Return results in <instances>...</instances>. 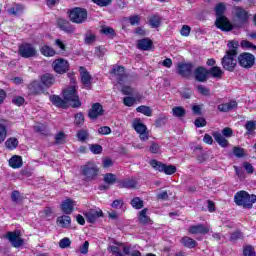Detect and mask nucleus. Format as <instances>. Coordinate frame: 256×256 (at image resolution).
Instances as JSON below:
<instances>
[{
  "mask_svg": "<svg viewBox=\"0 0 256 256\" xmlns=\"http://www.w3.org/2000/svg\"><path fill=\"white\" fill-rule=\"evenodd\" d=\"M237 47H239V42L230 41L228 43L229 51L222 58V66L226 71H234L237 67Z\"/></svg>",
  "mask_w": 256,
  "mask_h": 256,
  "instance_id": "obj_1",
  "label": "nucleus"
},
{
  "mask_svg": "<svg viewBox=\"0 0 256 256\" xmlns=\"http://www.w3.org/2000/svg\"><path fill=\"white\" fill-rule=\"evenodd\" d=\"M215 11L217 16L215 22L216 27L221 29V31H231V29H233V24H231L227 17L223 15V13H225V4H218L215 8Z\"/></svg>",
  "mask_w": 256,
  "mask_h": 256,
  "instance_id": "obj_2",
  "label": "nucleus"
},
{
  "mask_svg": "<svg viewBox=\"0 0 256 256\" xmlns=\"http://www.w3.org/2000/svg\"><path fill=\"white\" fill-rule=\"evenodd\" d=\"M236 205H242L248 209L253 207V203L256 202V195H249L246 191L237 192L234 196Z\"/></svg>",
  "mask_w": 256,
  "mask_h": 256,
  "instance_id": "obj_3",
  "label": "nucleus"
},
{
  "mask_svg": "<svg viewBox=\"0 0 256 256\" xmlns=\"http://www.w3.org/2000/svg\"><path fill=\"white\" fill-rule=\"evenodd\" d=\"M63 97L66 100V103L71 105V107H80L81 102L79 101V95H77V88L71 86L66 88L63 92Z\"/></svg>",
  "mask_w": 256,
  "mask_h": 256,
  "instance_id": "obj_4",
  "label": "nucleus"
},
{
  "mask_svg": "<svg viewBox=\"0 0 256 256\" xmlns=\"http://www.w3.org/2000/svg\"><path fill=\"white\" fill-rule=\"evenodd\" d=\"M69 19L72 23L80 25L87 21V10L82 8H74L70 11Z\"/></svg>",
  "mask_w": 256,
  "mask_h": 256,
  "instance_id": "obj_5",
  "label": "nucleus"
},
{
  "mask_svg": "<svg viewBox=\"0 0 256 256\" xmlns=\"http://www.w3.org/2000/svg\"><path fill=\"white\" fill-rule=\"evenodd\" d=\"M150 165L151 167H153V169L159 171L160 173H165V175H173V173H176L177 171V168L175 166H167L157 160H151Z\"/></svg>",
  "mask_w": 256,
  "mask_h": 256,
  "instance_id": "obj_6",
  "label": "nucleus"
},
{
  "mask_svg": "<svg viewBox=\"0 0 256 256\" xmlns=\"http://www.w3.org/2000/svg\"><path fill=\"white\" fill-rule=\"evenodd\" d=\"M18 53L24 59H30L37 55V49L31 44L25 43L19 47Z\"/></svg>",
  "mask_w": 256,
  "mask_h": 256,
  "instance_id": "obj_7",
  "label": "nucleus"
},
{
  "mask_svg": "<svg viewBox=\"0 0 256 256\" xmlns=\"http://www.w3.org/2000/svg\"><path fill=\"white\" fill-rule=\"evenodd\" d=\"M112 73L118 81V85H125L129 82V77L125 74V68L122 66H114Z\"/></svg>",
  "mask_w": 256,
  "mask_h": 256,
  "instance_id": "obj_8",
  "label": "nucleus"
},
{
  "mask_svg": "<svg viewBox=\"0 0 256 256\" xmlns=\"http://www.w3.org/2000/svg\"><path fill=\"white\" fill-rule=\"evenodd\" d=\"M5 239H8L11 245L16 248L23 246V243H25L21 238V232L19 231L7 232L5 234Z\"/></svg>",
  "mask_w": 256,
  "mask_h": 256,
  "instance_id": "obj_9",
  "label": "nucleus"
},
{
  "mask_svg": "<svg viewBox=\"0 0 256 256\" xmlns=\"http://www.w3.org/2000/svg\"><path fill=\"white\" fill-rule=\"evenodd\" d=\"M52 67L55 73L63 75V73H67V71H69V62L63 58H59L53 61Z\"/></svg>",
  "mask_w": 256,
  "mask_h": 256,
  "instance_id": "obj_10",
  "label": "nucleus"
},
{
  "mask_svg": "<svg viewBox=\"0 0 256 256\" xmlns=\"http://www.w3.org/2000/svg\"><path fill=\"white\" fill-rule=\"evenodd\" d=\"M239 65L249 69L255 65V56L251 53H243L238 57Z\"/></svg>",
  "mask_w": 256,
  "mask_h": 256,
  "instance_id": "obj_11",
  "label": "nucleus"
},
{
  "mask_svg": "<svg viewBox=\"0 0 256 256\" xmlns=\"http://www.w3.org/2000/svg\"><path fill=\"white\" fill-rule=\"evenodd\" d=\"M97 171L99 169L97 168V165L93 162H88L86 165L82 168V173L87 177L88 179H93V177H97Z\"/></svg>",
  "mask_w": 256,
  "mask_h": 256,
  "instance_id": "obj_12",
  "label": "nucleus"
},
{
  "mask_svg": "<svg viewBox=\"0 0 256 256\" xmlns=\"http://www.w3.org/2000/svg\"><path fill=\"white\" fill-rule=\"evenodd\" d=\"M210 229L211 228L209 226L198 224V225L190 226L188 231L189 233H191V235H205L209 233Z\"/></svg>",
  "mask_w": 256,
  "mask_h": 256,
  "instance_id": "obj_13",
  "label": "nucleus"
},
{
  "mask_svg": "<svg viewBox=\"0 0 256 256\" xmlns=\"http://www.w3.org/2000/svg\"><path fill=\"white\" fill-rule=\"evenodd\" d=\"M75 205H76L75 201L71 199H66L61 204V211L65 215H71V213H73V209L75 208Z\"/></svg>",
  "mask_w": 256,
  "mask_h": 256,
  "instance_id": "obj_14",
  "label": "nucleus"
},
{
  "mask_svg": "<svg viewBox=\"0 0 256 256\" xmlns=\"http://www.w3.org/2000/svg\"><path fill=\"white\" fill-rule=\"evenodd\" d=\"M80 77L81 81L86 89H90L91 87V74L88 73L85 67H80Z\"/></svg>",
  "mask_w": 256,
  "mask_h": 256,
  "instance_id": "obj_15",
  "label": "nucleus"
},
{
  "mask_svg": "<svg viewBox=\"0 0 256 256\" xmlns=\"http://www.w3.org/2000/svg\"><path fill=\"white\" fill-rule=\"evenodd\" d=\"M88 115L90 119H97V117H101V115H103V105L94 103Z\"/></svg>",
  "mask_w": 256,
  "mask_h": 256,
  "instance_id": "obj_16",
  "label": "nucleus"
},
{
  "mask_svg": "<svg viewBox=\"0 0 256 256\" xmlns=\"http://www.w3.org/2000/svg\"><path fill=\"white\" fill-rule=\"evenodd\" d=\"M137 49H140V51H150V49H153V40L149 38L138 40Z\"/></svg>",
  "mask_w": 256,
  "mask_h": 256,
  "instance_id": "obj_17",
  "label": "nucleus"
},
{
  "mask_svg": "<svg viewBox=\"0 0 256 256\" xmlns=\"http://www.w3.org/2000/svg\"><path fill=\"white\" fill-rule=\"evenodd\" d=\"M9 167L12 169H21L23 167V157L19 155H13L8 161Z\"/></svg>",
  "mask_w": 256,
  "mask_h": 256,
  "instance_id": "obj_18",
  "label": "nucleus"
},
{
  "mask_svg": "<svg viewBox=\"0 0 256 256\" xmlns=\"http://www.w3.org/2000/svg\"><path fill=\"white\" fill-rule=\"evenodd\" d=\"M139 182L135 178H128L119 183L120 189H137Z\"/></svg>",
  "mask_w": 256,
  "mask_h": 256,
  "instance_id": "obj_19",
  "label": "nucleus"
},
{
  "mask_svg": "<svg viewBox=\"0 0 256 256\" xmlns=\"http://www.w3.org/2000/svg\"><path fill=\"white\" fill-rule=\"evenodd\" d=\"M30 95H39V93H43V85L39 81H34L28 86Z\"/></svg>",
  "mask_w": 256,
  "mask_h": 256,
  "instance_id": "obj_20",
  "label": "nucleus"
},
{
  "mask_svg": "<svg viewBox=\"0 0 256 256\" xmlns=\"http://www.w3.org/2000/svg\"><path fill=\"white\" fill-rule=\"evenodd\" d=\"M50 101L55 105V107H60L61 109H67L69 105L67 104V101L62 99L61 97L57 95L50 96Z\"/></svg>",
  "mask_w": 256,
  "mask_h": 256,
  "instance_id": "obj_21",
  "label": "nucleus"
},
{
  "mask_svg": "<svg viewBox=\"0 0 256 256\" xmlns=\"http://www.w3.org/2000/svg\"><path fill=\"white\" fill-rule=\"evenodd\" d=\"M58 27L62 30L65 31L66 33H74L75 28L71 26V23L65 19H58Z\"/></svg>",
  "mask_w": 256,
  "mask_h": 256,
  "instance_id": "obj_22",
  "label": "nucleus"
},
{
  "mask_svg": "<svg viewBox=\"0 0 256 256\" xmlns=\"http://www.w3.org/2000/svg\"><path fill=\"white\" fill-rule=\"evenodd\" d=\"M207 75H209V71L203 67H199L195 71L196 81H200V83L207 81Z\"/></svg>",
  "mask_w": 256,
  "mask_h": 256,
  "instance_id": "obj_23",
  "label": "nucleus"
},
{
  "mask_svg": "<svg viewBox=\"0 0 256 256\" xmlns=\"http://www.w3.org/2000/svg\"><path fill=\"white\" fill-rule=\"evenodd\" d=\"M132 127L136 133H145V131H147V126L143 124L139 118H136L132 121Z\"/></svg>",
  "mask_w": 256,
  "mask_h": 256,
  "instance_id": "obj_24",
  "label": "nucleus"
},
{
  "mask_svg": "<svg viewBox=\"0 0 256 256\" xmlns=\"http://www.w3.org/2000/svg\"><path fill=\"white\" fill-rule=\"evenodd\" d=\"M57 223L63 229H69V227H71V217L67 215L59 216L57 218Z\"/></svg>",
  "mask_w": 256,
  "mask_h": 256,
  "instance_id": "obj_25",
  "label": "nucleus"
},
{
  "mask_svg": "<svg viewBox=\"0 0 256 256\" xmlns=\"http://www.w3.org/2000/svg\"><path fill=\"white\" fill-rule=\"evenodd\" d=\"M86 219L89 221V223H95L101 215H103L102 211H97V210H91L87 212L86 214Z\"/></svg>",
  "mask_w": 256,
  "mask_h": 256,
  "instance_id": "obj_26",
  "label": "nucleus"
},
{
  "mask_svg": "<svg viewBox=\"0 0 256 256\" xmlns=\"http://www.w3.org/2000/svg\"><path fill=\"white\" fill-rule=\"evenodd\" d=\"M234 15L235 17H237V19H239V21H247L249 15L247 14V11H245V9L241 8V7H236L234 9Z\"/></svg>",
  "mask_w": 256,
  "mask_h": 256,
  "instance_id": "obj_27",
  "label": "nucleus"
},
{
  "mask_svg": "<svg viewBox=\"0 0 256 256\" xmlns=\"http://www.w3.org/2000/svg\"><path fill=\"white\" fill-rule=\"evenodd\" d=\"M218 109L224 113H227V111H233V109H237V102L231 101L225 104H220Z\"/></svg>",
  "mask_w": 256,
  "mask_h": 256,
  "instance_id": "obj_28",
  "label": "nucleus"
},
{
  "mask_svg": "<svg viewBox=\"0 0 256 256\" xmlns=\"http://www.w3.org/2000/svg\"><path fill=\"white\" fill-rule=\"evenodd\" d=\"M19 146V139L15 137H10L5 141V147L9 149V151H14Z\"/></svg>",
  "mask_w": 256,
  "mask_h": 256,
  "instance_id": "obj_29",
  "label": "nucleus"
},
{
  "mask_svg": "<svg viewBox=\"0 0 256 256\" xmlns=\"http://www.w3.org/2000/svg\"><path fill=\"white\" fill-rule=\"evenodd\" d=\"M213 137L221 147H227L229 145L227 139H225L220 132H214Z\"/></svg>",
  "mask_w": 256,
  "mask_h": 256,
  "instance_id": "obj_30",
  "label": "nucleus"
},
{
  "mask_svg": "<svg viewBox=\"0 0 256 256\" xmlns=\"http://www.w3.org/2000/svg\"><path fill=\"white\" fill-rule=\"evenodd\" d=\"M40 52L44 55V57H54L56 54L55 49L51 48L48 45H43L40 48Z\"/></svg>",
  "mask_w": 256,
  "mask_h": 256,
  "instance_id": "obj_31",
  "label": "nucleus"
},
{
  "mask_svg": "<svg viewBox=\"0 0 256 256\" xmlns=\"http://www.w3.org/2000/svg\"><path fill=\"white\" fill-rule=\"evenodd\" d=\"M41 83L45 85V87H51V85L55 83V77L51 74H46L41 77Z\"/></svg>",
  "mask_w": 256,
  "mask_h": 256,
  "instance_id": "obj_32",
  "label": "nucleus"
},
{
  "mask_svg": "<svg viewBox=\"0 0 256 256\" xmlns=\"http://www.w3.org/2000/svg\"><path fill=\"white\" fill-rule=\"evenodd\" d=\"M181 243L182 245H184V247H188V249H193L197 247V242L190 237L182 238Z\"/></svg>",
  "mask_w": 256,
  "mask_h": 256,
  "instance_id": "obj_33",
  "label": "nucleus"
},
{
  "mask_svg": "<svg viewBox=\"0 0 256 256\" xmlns=\"http://www.w3.org/2000/svg\"><path fill=\"white\" fill-rule=\"evenodd\" d=\"M137 113H142V115H145L146 117H151L153 115V110H151V107L149 106H139L136 108Z\"/></svg>",
  "mask_w": 256,
  "mask_h": 256,
  "instance_id": "obj_34",
  "label": "nucleus"
},
{
  "mask_svg": "<svg viewBox=\"0 0 256 256\" xmlns=\"http://www.w3.org/2000/svg\"><path fill=\"white\" fill-rule=\"evenodd\" d=\"M179 71L183 77H189L191 75V64H180Z\"/></svg>",
  "mask_w": 256,
  "mask_h": 256,
  "instance_id": "obj_35",
  "label": "nucleus"
},
{
  "mask_svg": "<svg viewBox=\"0 0 256 256\" xmlns=\"http://www.w3.org/2000/svg\"><path fill=\"white\" fill-rule=\"evenodd\" d=\"M150 27L152 29H157L161 25V17L158 15L151 16L149 18Z\"/></svg>",
  "mask_w": 256,
  "mask_h": 256,
  "instance_id": "obj_36",
  "label": "nucleus"
},
{
  "mask_svg": "<svg viewBox=\"0 0 256 256\" xmlns=\"http://www.w3.org/2000/svg\"><path fill=\"white\" fill-rule=\"evenodd\" d=\"M139 221L143 225H147V223H149L151 221L149 216H147V208H145L142 211H140V213H139Z\"/></svg>",
  "mask_w": 256,
  "mask_h": 256,
  "instance_id": "obj_37",
  "label": "nucleus"
},
{
  "mask_svg": "<svg viewBox=\"0 0 256 256\" xmlns=\"http://www.w3.org/2000/svg\"><path fill=\"white\" fill-rule=\"evenodd\" d=\"M212 77H215L216 79H220V77L223 75V70H221L220 67L214 66L210 69L208 72Z\"/></svg>",
  "mask_w": 256,
  "mask_h": 256,
  "instance_id": "obj_38",
  "label": "nucleus"
},
{
  "mask_svg": "<svg viewBox=\"0 0 256 256\" xmlns=\"http://www.w3.org/2000/svg\"><path fill=\"white\" fill-rule=\"evenodd\" d=\"M7 139V125L0 123V145Z\"/></svg>",
  "mask_w": 256,
  "mask_h": 256,
  "instance_id": "obj_39",
  "label": "nucleus"
},
{
  "mask_svg": "<svg viewBox=\"0 0 256 256\" xmlns=\"http://www.w3.org/2000/svg\"><path fill=\"white\" fill-rule=\"evenodd\" d=\"M172 114L174 117L178 118L185 117V109L181 106L174 107L172 109Z\"/></svg>",
  "mask_w": 256,
  "mask_h": 256,
  "instance_id": "obj_40",
  "label": "nucleus"
},
{
  "mask_svg": "<svg viewBox=\"0 0 256 256\" xmlns=\"http://www.w3.org/2000/svg\"><path fill=\"white\" fill-rule=\"evenodd\" d=\"M104 181L107 183V185H114L115 181H117V176L112 173H107L104 175Z\"/></svg>",
  "mask_w": 256,
  "mask_h": 256,
  "instance_id": "obj_41",
  "label": "nucleus"
},
{
  "mask_svg": "<svg viewBox=\"0 0 256 256\" xmlns=\"http://www.w3.org/2000/svg\"><path fill=\"white\" fill-rule=\"evenodd\" d=\"M123 253H125V255L141 256V252L139 250H131V247L129 246H123Z\"/></svg>",
  "mask_w": 256,
  "mask_h": 256,
  "instance_id": "obj_42",
  "label": "nucleus"
},
{
  "mask_svg": "<svg viewBox=\"0 0 256 256\" xmlns=\"http://www.w3.org/2000/svg\"><path fill=\"white\" fill-rule=\"evenodd\" d=\"M131 205L134 209H143V200L139 197H135L131 200Z\"/></svg>",
  "mask_w": 256,
  "mask_h": 256,
  "instance_id": "obj_43",
  "label": "nucleus"
},
{
  "mask_svg": "<svg viewBox=\"0 0 256 256\" xmlns=\"http://www.w3.org/2000/svg\"><path fill=\"white\" fill-rule=\"evenodd\" d=\"M245 129H246V135H251V133H253L256 129V123L255 121H248L246 122L245 125Z\"/></svg>",
  "mask_w": 256,
  "mask_h": 256,
  "instance_id": "obj_44",
  "label": "nucleus"
},
{
  "mask_svg": "<svg viewBox=\"0 0 256 256\" xmlns=\"http://www.w3.org/2000/svg\"><path fill=\"white\" fill-rule=\"evenodd\" d=\"M23 11V6L21 4H16L14 7L9 9L10 15H19Z\"/></svg>",
  "mask_w": 256,
  "mask_h": 256,
  "instance_id": "obj_45",
  "label": "nucleus"
},
{
  "mask_svg": "<svg viewBox=\"0 0 256 256\" xmlns=\"http://www.w3.org/2000/svg\"><path fill=\"white\" fill-rule=\"evenodd\" d=\"M123 103L126 107H133L134 103H137V99L128 96L123 99Z\"/></svg>",
  "mask_w": 256,
  "mask_h": 256,
  "instance_id": "obj_46",
  "label": "nucleus"
},
{
  "mask_svg": "<svg viewBox=\"0 0 256 256\" xmlns=\"http://www.w3.org/2000/svg\"><path fill=\"white\" fill-rule=\"evenodd\" d=\"M180 34L182 35V37H189V35L191 34V27L189 25H183L180 30Z\"/></svg>",
  "mask_w": 256,
  "mask_h": 256,
  "instance_id": "obj_47",
  "label": "nucleus"
},
{
  "mask_svg": "<svg viewBox=\"0 0 256 256\" xmlns=\"http://www.w3.org/2000/svg\"><path fill=\"white\" fill-rule=\"evenodd\" d=\"M90 150L94 153V155H99L103 151V147L99 144H92L90 146Z\"/></svg>",
  "mask_w": 256,
  "mask_h": 256,
  "instance_id": "obj_48",
  "label": "nucleus"
},
{
  "mask_svg": "<svg viewBox=\"0 0 256 256\" xmlns=\"http://www.w3.org/2000/svg\"><path fill=\"white\" fill-rule=\"evenodd\" d=\"M12 103L14 105H17V107H21V105H23V103H25V98L21 97V96H15L12 99Z\"/></svg>",
  "mask_w": 256,
  "mask_h": 256,
  "instance_id": "obj_49",
  "label": "nucleus"
},
{
  "mask_svg": "<svg viewBox=\"0 0 256 256\" xmlns=\"http://www.w3.org/2000/svg\"><path fill=\"white\" fill-rule=\"evenodd\" d=\"M95 41H96L95 34H92V33L86 34L85 43L87 45H91V43H95Z\"/></svg>",
  "mask_w": 256,
  "mask_h": 256,
  "instance_id": "obj_50",
  "label": "nucleus"
},
{
  "mask_svg": "<svg viewBox=\"0 0 256 256\" xmlns=\"http://www.w3.org/2000/svg\"><path fill=\"white\" fill-rule=\"evenodd\" d=\"M79 252L82 255H87L89 253V241H85L82 246H80Z\"/></svg>",
  "mask_w": 256,
  "mask_h": 256,
  "instance_id": "obj_51",
  "label": "nucleus"
},
{
  "mask_svg": "<svg viewBox=\"0 0 256 256\" xmlns=\"http://www.w3.org/2000/svg\"><path fill=\"white\" fill-rule=\"evenodd\" d=\"M59 245L61 249H67L71 245V240L69 238H63L60 240Z\"/></svg>",
  "mask_w": 256,
  "mask_h": 256,
  "instance_id": "obj_52",
  "label": "nucleus"
},
{
  "mask_svg": "<svg viewBox=\"0 0 256 256\" xmlns=\"http://www.w3.org/2000/svg\"><path fill=\"white\" fill-rule=\"evenodd\" d=\"M55 139H56V143H57L58 145H61V144L65 143V133L59 132V133L56 135Z\"/></svg>",
  "mask_w": 256,
  "mask_h": 256,
  "instance_id": "obj_53",
  "label": "nucleus"
},
{
  "mask_svg": "<svg viewBox=\"0 0 256 256\" xmlns=\"http://www.w3.org/2000/svg\"><path fill=\"white\" fill-rule=\"evenodd\" d=\"M84 121H85V117L83 116V113H78L75 115L76 125H83Z\"/></svg>",
  "mask_w": 256,
  "mask_h": 256,
  "instance_id": "obj_54",
  "label": "nucleus"
},
{
  "mask_svg": "<svg viewBox=\"0 0 256 256\" xmlns=\"http://www.w3.org/2000/svg\"><path fill=\"white\" fill-rule=\"evenodd\" d=\"M93 3L99 5V7H107V5H111V0H92Z\"/></svg>",
  "mask_w": 256,
  "mask_h": 256,
  "instance_id": "obj_55",
  "label": "nucleus"
},
{
  "mask_svg": "<svg viewBox=\"0 0 256 256\" xmlns=\"http://www.w3.org/2000/svg\"><path fill=\"white\" fill-rule=\"evenodd\" d=\"M242 47H244L245 49H254V51H256V46L253 45V43H251L248 40H243L241 42Z\"/></svg>",
  "mask_w": 256,
  "mask_h": 256,
  "instance_id": "obj_56",
  "label": "nucleus"
},
{
  "mask_svg": "<svg viewBox=\"0 0 256 256\" xmlns=\"http://www.w3.org/2000/svg\"><path fill=\"white\" fill-rule=\"evenodd\" d=\"M121 92L123 93V95H133V88H131L130 86L124 85L121 88Z\"/></svg>",
  "mask_w": 256,
  "mask_h": 256,
  "instance_id": "obj_57",
  "label": "nucleus"
},
{
  "mask_svg": "<svg viewBox=\"0 0 256 256\" xmlns=\"http://www.w3.org/2000/svg\"><path fill=\"white\" fill-rule=\"evenodd\" d=\"M98 133L100 135H109L111 133V128L109 126L100 127Z\"/></svg>",
  "mask_w": 256,
  "mask_h": 256,
  "instance_id": "obj_58",
  "label": "nucleus"
},
{
  "mask_svg": "<svg viewBox=\"0 0 256 256\" xmlns=\"http://www.w3.org/2000/svg\"><path fill=\"white\" fill-rule=\"evenodd\" d=\"M244 256H256L255 255V250H253V247L246 246L244 248Z\"/></svg>",
  "mask_w": 256,
  "mask_h": 256,
  "instance_id": "obj_59",
  "label": "nucleus"
},
{
  "mask_svg": "<svg viewBox=\"0 0 256 256\" xmlns=\"http://www.w3.org/2000/svg\"><path fill=\"white\" fill-rule=\"evenodd\" d=\"M87 135H89V133L86 130H80L77 134V137L79 141H85V139H87Z\"/></svg>",
  "mask_w": 256,
  "mask_h": 256,
  "instance_id": "obj_60",
  "label": "nucleus"
},
{
  "mask_svg": "<svg viewBox=\"0 0 256 256\" xmlns=\"http://www.w3.org/2000/svg\"><path fill=\"white\" fill-rule=\"evenodd\" d=\"M233 153L236 157H243V155H245V150L243 148L235 147Z\"/></svg>",
  "mask_w": 256,
  "mask_h": 256,
  "instance_id": "obj_61",
  "label": "nucleus"
},
{
  "mask_svg": "<svg viewBox=\"0 0 256 256\" xmlns=\"http://www.w3.org/2000/svg\"><path fill=\"white\" fill-rule=\"evenodd\" d=\"M106 51L107 50L104 47H96L95 55H97V57H103V55H105Z\"/></svg>",
  "mask_w": 256,
  "mask_h": 256,
  "instance_id": "obj_62",
  "label": "nucleus"
},
{
  "mask_svg": "<svg viewBox=\"0 0 256 256\" xmlns=\"http://www.w3.org/2000/svg\"><path fill=\"white\" fill-rule=\"evenodd\" d=\"M129 21L130 25H138L139 21H141V17L139 15L131 16Z\"/></svg>",
  "mask_w": 256,
  "mask_h": 256,
  "instance_id": "obj_63",
  "label": "nucleus"
},
{
  "mask_svg": "<svg viewBox=\"0 0 256 256\" xmlns=\"http://www.w3.org/2000/svg\"><path fill=\"white\" fill-rule=\"evenodd\" d=\"M195 125L197 127H205V125H207V121L204 118H197L195 120Z\"/></svg>",
  "mask_w": 256,
  "mask_h": 256,
  "instance_id": "obj_64",
  "label": "nucleus"
}]
</instances>
